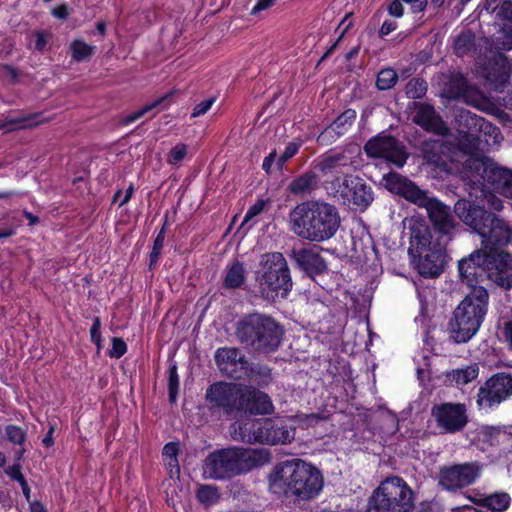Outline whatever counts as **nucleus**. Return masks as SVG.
<instances>
[{
	"label": "nucleus",
	"instance_id": "45",
	"mask_svg": "<svg viewBox=\"0 0 512 512\" xmlns=\"http://www.w3.org/2000/svg\"><path fill=\"white\" fill-rule=\"evenodd\" d=\"M188 153V146L183 143L176 144L169 152L167 163L172 166H179Z\"/></svg>",
	"mask_w": 512,
	"mask_h": 512
},
{
	"label": "nucleus",
	"instance_id": "27",
	"mask_svg": "<svg viewBox=\"0 0 512 512\" xmlns=\"http://www.w3.org/2000/svg\"><path fill=\"white\" fill-rule=\"evenodd\" d=\"M445 264V258H411V266L425 278L438 277Z\"/></svg>",
	"mask_w": 512,
	"mask_h": 512
},
{
	"label": "nucleus",
	"instance_id": "2",
	"mask_svg": "<svg viewBox=\"0 0 512 512\" xmlns=\"http://www.w3.org/2000/svg\"><path fill=\"white\" fill-rule=\"evenodd\" d=\"M324 478L321 471L301 459L285 461L276 466L271 487L287 498L309 501L322 491Z\"/></svg>",
	"mask_w": 512,
	"mask_h": 512
},
{
	"label": "nucleus",
	"instance_id": "7",
	"mask_svg": "<svg viewBox=\"0 0 512 512\" xmlns=\"http://www.w3.org/2000/svg\"><path fill=\"white\" fill-rule=\"evenodd\" d=\"M413 492L399 477H390L374 491L368 502L367 512H410L413 509Z\"/></svg>",
	"mask_w": 512,
	"mask_h": 512
},
{
	"label": "nucleus",
	"instance_id": "4",
	"mask_svg": "<svg viewBox=\"0 0 512 512\" xmlns=\"http://www.w3.org/2000/svg\"><path fill=\"white\" fill-rule=\"evenodd\" d=\"M383 179L389 191L400 195L421 208H425L430 221L438 231L449 234L455 228V221L450 208L436 198L430 197L425 190L420 189L414 182L398 173L386 174Z\"/></svg>",
	"mask_w": 512,
	"mask_h": 512
},
{
	"label": "nucleus",
	"instance_id": "25",
	"mask_svg": "<svg viewBox=\"0 0 512 512\" xmlns=\"http://www.w3.org/2000/svg\"><path fill=\"white\" fill-rule=\"evenodd\" d=\"M479 370V365L477 363L452 369L446 373L445 381L451 386L461 387L474 381L479 375Z\"/></svg>",
	"mask_w": 512,
	"mask_h": 512
},
{
	"label": "nucleus",
	"instance_id": "20",
	"mask_svg": "<svg viewBox=\"0 0 512 512\" xmlns=\"http://www.w3.org/2000/svg\"><path fill=\"white\" fill-rule=\"evenodd\" d=\"M413 121L426 131L438 135H446L448 128L441 117L436 113L433 106L429 104H418Z\"/></svg>",
	"mask_w": 512,
	"mask_h": 512
},
{
	"label": "nucleus",
	"instance_id": "41",
	"mask_svg": "<svg viewBox=\"0 0 512 512\" xmlns=\"http://www.w3.org/2000/svg\"><path fill=\"white\" fill-rule=\"evenodd\" d=\"M40 114H28L21 118H15L9 121L10 129H25L37 126L42 122Z\"/></svg>",
	"mask_w": 512,
	"mask_h": 512
},
{
	"label": "nucleus",
	"instance_id": "34",
	"mask_svg": "<svg viewBox=\"0 0 512 512\" xmlns=\"http://www.w3.org/2000/svg\"><path fill=\"white\" fill-rule=\"evenodd\" d=\"M454 52L458 56H464L475 48V35L470 30L461 31L453 41Z\"/></svg>",
	"mask_w": 512,
	"mask_h": 512
},
{
	"label": "nucleus",
	"instance_id": "61",
	"mask_svg": "<svg viewBox=\"0 0 512 512\" xmlns=\"http://www.w3.org/2000/svg\"><path fill=\"white\" fill-rule=\"evenodd\" d=\"M486 201H487L489 207L494 210L500 211L503 208L502 200L494 194L487 195Z\"/></svg>",
	"mask_w": 512,
	"mask_h": 512
},
{
	"label": "nucleus",
	"instance_id": "17",
	"mask_svg": "<svg viewBox=\"0 0 512 512\" xmlns=\"http://www.w3.org/2000/svg\"><path fill=\"white\" fill-rule=\"evenodd\" d=\"M490 258H461L458 262L459 274L471 290L478 287L479 281L488 279V262Z\"/></svg>",
	"mask_w": 512,
	"mask_h": 512
},
{
	"label": "nucleus",
	"instance_id": "54",
	"mask_svg": "<svg viewBox=\"0 0 512 512\" xmlns=\"http://www.w3.org/2000/svg\"><path fill=\"white\" fill-rule=\"evenodd\" d=\"M214 102H215V98L211 97V98H208V99L198 103L194 107L193 112L191 113V117L196 118V117L206 114L209 111V109L212 107Z\"/></svg>",
	"mask_w": 512,
	"mask_h": 512
},
{
	"label": "nucleus",
	"instance_id": "33",
	"mask_svg": "<svg viewBox=\"0 0 512 512\" xmlns=\"http://www.w3.org/2000/svg\"><path fill=\"white\" fill-rule=\"evenodd\" d=\"M246 279V271L243 264L235 261L227 270L224 287L228 289H236L242 286Z\"/></svg>",
	"mask_w": 512,
	"mask_h": 512
},
{
	"label": "nucleus",
	"instance_id": "36",
	"mask_svg": "<svg viewBox=\"0 0 512 512\" xmlns=\"http://www.w3.org/2000/svg\"><path fill=\"white\" fill-rule=\"evenodd\" d=\"M72 58L81 62L91 57L95 52V46L89 45L82 40H74L70 45Z\"/></svg>",
	"mask_w": 512,
	"mask_h": 512
},
{
	"label": "nucleus",
	"instance_id": "18",
	"mask_svg": "<svg viewBox=\"0 0 512 512\" xmlns=\"http://www.w3.org/2000/svg\"><path fill=\"white\" fill-rule=\"evenodd\" d=\"M410 230V246L408 248L409 256H422L429 251L431 244V233L427 224L418 218L408 220Z\"/></svg>",
	"mask_w": 512,
	"mask_h": 512
},
{
	"label": "nucleus",
	"instance_id": "44",
	"mask_svg": "<svg viewBox=\"0 0 512 512\" xmlns=\"http://www.w3.org/2000/svg\"><path fill=\"white\" fill-rule=\"evenodd\" d=\"M178 391H179V376L177 373V366L175 364H173L169 368V376H168V395H169V401L171 403L176 402Z\"/></svg>",
	"mask_w": 512,
	"mask_h": 512
},
{
	"label": "nucleus",
	"instance_id": "47",
	"mask_svg": "<svg viewBox=\"0 0 512 512\" xmlns=\"http://www.w3.org/2000/svg\"><path fill=\"white\" fill-rule=\"evenodd\" d=\"M267 426H270L269 418L254 420V436L252 438L253 443L265 444L267 430L269 429Z\"/></svg>",
	"mask_w": 512,
	"mask_h": 512
},
{
	"label": "nucleus",
	"instance_id": "15",
	"mask_svg": "<svg viewBox=\"0 0 512 512\" xmlns=\"http://www.w3.org/2000/svg\"><path fill=\"white\" fill-rule=\"evenodd\" d=\"M364 149L368 156L384 158L398 167H402L407 160L403 147L389 135H378L370 139Z\"/></svg>",
	"mask_w": 512,
	"mask_h": 512
},
{
	"label": "nucleus",
	"instance_id": "22",
	"mask_svg": "<svg viewBox=\"0 0 512 512\" xmlns=\"http://www.w3.org/2000/svg\"><path fill=\"white\" fill-rule=\"evenodd\" d=\"M488 267V279L502 288H512V258H490Z\"/></svg>",
	"mask_w": 512,
	"mask_h": 512
},
{
	"label": "nucleus",
	"instance_id": "56",
	"mask_svg": "<svg viewBox=\"0 0 512 512\" xmlns=\"http://www.w3.org/2000/svg\"><path fill=\"white\" fill-rule=\"evenodd\" d=\"M5 473L12 479L17 482H20L25 479L21 472V465L20 463H14L12 466H9L7 469H5Z\"/></svg>",
	"mask_w": 512,
	"mask_h": 512
},
{
	"label": "nucleus",
	"instance_id": "53",
	"mask_svg": "<svg viewBox=\"0 0 512 512\" xmlns=\"http://www.w3.org/2000/svg\"><path fill=\"white\" fill-rule=\"evenodd\" d=\"M166 237V223L162 226L161 230L157 234L150 256H159Z\"/></svg>",
	"mask_w": 512,
	"mask_h": 512
},
{
	"label": "nucleus",
	"instance_id": "64",
	"mask_svg": "<svg viewBox=\"0 0 512 512\" xmlns=\"http://www.w3.org/2000/svg\"><path fill=\"white\" fill-rule=\"evenodd\" d=\"M396 28H397L396 22L386 20V21H384V23L382 24V26L380 28V35L386 36V35L390 34L391 32H393L394 30H396Z\"/></svg>",
	"mask_w": 512,
	"mask_h": 512
},
{
	"label": "nucleus",
	"instance_id": "29",
	"mask_svg": "<svg viewBox=\"0 0 512 512\" xmlns=\"http://www.w3.org/2000/svg\"><path fill=\"white\" fill-rule=\"evenodd\" d=\"M319 178L314 172H305L289 184V190L295 195L310 194L318 187Z\"/></svg>",
	"mask_w": 512,
	"mask_h": 512
},
{
	"label": "nucleus",
	"instance_id": "6",
	"mask_svg": "<svg viewBox=\"0 0 512 512\" xmlns=\"http://www.w3.org/2000/svg\"><path fill=\"white\" fill-rule=\"evenodd\" d=\"M284 331L270 316L251 313L237 322L235 335L237 340L251 350L268 354L278 349Z\"/></svg>",
	"mask_w": 512,
	"mask_h": 512
},
{
	"label": "nucleus",
	"instance_id": "35",
	"mask_svg": "<svg viewBox=\"0 0 512 512\" xmlns=\"http://www.w3.org/2000/svg\"><path fill=\"white\" fill-rule=\"evenodd\" d=\"M356 115L357 114L354 109L345 110L329 126L328 132L335 133L338 136L345 134L354 123Z\"/></svg>",
	"mask_w": 512,
	"mask_h": 512
},
{
	"label": "nucleus",
	"instance_id": "32",
	"mask_svg": "<svg viewBox=\"0 0 512 512\" xmlns=\"http://www.w3.org/2000/svg\"><path fill=\"white\" fill-rule=\"evenodd\" d=\"M254 420L255 419H246L233 423L229 428L230 435L233 440L253 444Z\"/></svg>",
	"mask_w": 512,
	"mask_h": 512
},
{
	"label": "nucleus",
	"instance_id": "42",
	"mask_svg": "<svg viewBox=\"0 0 512 512\" xmlns=\"http://www.w3.org/2000/svg\"><path fill=\"white\" fill-rule=\"evenodd\" d=\"M266 205H267V201H265L263 199L257 200L247 210V212H246V214L244 216V219L242 221L241 226L243 227V226L248 225L249 228L252 227L255 224L254 218L256 216L260 215L264 211Z\"/></svg>",
	"mask_w": 512,
	"mask_h": 512
},
{
	"label": "nucleus",
	"instance_id": "28",
	"mask_svg": "<svg viewBox=\"0 0 512 512\" xmlns=\"http://www.w3.org/2000/svg\"><path fill=\"white\" fill-rule=\"evenodd\" d=\"M460 118L464 120L467 125L478 128L480 131H483L485 134H489L494 137V142L498 143L501 137V133L497 127L492 125L490 122L486 121L484 118L471 113L470 111H462L460 113Z\"/></svg>",
	"mask_w": 512,
	"mask_h": 512
},
{
	"label": "nucleus",
	"instance_id": "19",
	"mask_svg": "<svg viewBox=\"0 0 512 512\" xmlns=\"http://www.w3.org/2000/svg\"><path fill=\"white\" fill-rule=\"evenodd\" d=\"M324 175H342L343 178L353 176L354 165L351 157L345 153H331L324 155L317 164Z\"/></svg>",
	"mask_w": 512,
	"mask_h": 512
},
{
	"label": "nucleus",
	"instance_id": "5",
	"mask_svg": "<svg viewBox=\"0 0 512 512\" xmlns=\"http://www.w3.org/2000/svg\"><path fill=\"white\" fill-rule=\"evenodd\" d=\"M489 294L484 287H474L453 312L448 322L449 339L456 344L469 342L478 332L487 313Z\"/></svg>",
	"mask_w": 512,
	"mask_h": 512
},
{
	"label": "nucleus",
	"instance_id": "57",
	"mask_svg": "<svg viewBox=\"0 0 512 512\" xmlns=\"http://www.w3.org/2000/svg\"><path fill=\"white\" fill-rule=\"evenodd\" d=\"M452 81L455 82L456 86H457V90L454 92V95L455 96H464L467 91L466 79L462 75L458 74L452 78Z\"/></svg>",
	"mask_w": 512,
	"mask_h": 512
},
{
	"label": "nucleus",
	"instance_id": "58",
	"mask_svg": "<svg viewBox=\"0 0 512 512\" xmlns=\"http://www.w3.org/2000/svg\"><path fill=\"white\" fill-rule=\"evenodd\" d=\"M133 192H134V188L132 185H130L126 191H125V196L121 197L122 196V191H118L115 195H114V199L113 201L114 202H119V206H123L125 205L132 197L133 195Z\"/></svg>",
	"mask_w": 512,
	"mask_h": 512
},
{
	"label": "nucleus",
	"instance_id": "60",
	"mask_svg": "<svg viewBox=\"0 0 512 512\" xmlns=\"http://www.w3.org/2000/svg\"><path fill=\"white\" fill-rule=\"evenodd\" d=\"M276 0H258L251 10V14H257L260 11L266 10L271 7Z\"/></svg>",
	"mask_w": 512,
	"mask_h": 512
},
{
	"label": "nucleus",
	"instance_id": "49",
	"mask_svg": "<svg viewBox=\"0 0 512 512\" xmlns=\"http://www.w3.org/2000/svg\"><path fill=\"white\" fill-rule=\"evenodd\" d=\"M127 351L126 343L118 337L112 338V348L108 351V355L111 358L119 359Z\"/></svg>",
	"mask_w": 512,
	"mask_h": 512
},
{
	"label": "nucleus",
	"instance_id": "63",
	"mask_svg": "<svg viewBox=\"0 0 512 512\" xmlns=\"http://www.w3.org/2000/svg\"><path fill=\"white\" fill-rule=\"evenodd\" d=\"M35 37V49L38 51H43L47 44V37L43 32H36L34 34Z\"/></svg>",
	"mask_w": 512,
	"mask_h": 512
},
{
	"label": "nucleus",
	"instance_id": "31",
	"mask_svg": "<svg viewBox=\"0 0 512 512\" xmlns=\"http://www.w3.org/2000/svg\"><path fill=\"white\" fill-rule=\"evenodd\" d=\"M299 268L312 280L328 273L327 263L323 258H295Z\"/></svg>",
	"mask_w": 512,
	"mask_h": 512
},
{
	"label": "nucleus",
	"instance_id": "39",
	"mask_svg": "<svg viewBox=\"0 0 512 512\" xmlns=\"http://www.w3.org/2000/svg\"><path fill=\"white\" fill-rule=\"evenodd\" d=\"M397 80V73L391 68H386L378 73L376 86L379 90H388L396 84Z\"/></svg>",
	"mask_w": 512,
	"mask_h": 512
},
{
	"label": "nucleus",
	"instance_id": "38",
	"mask_svg": "<svg viewBox=\"0 0 512 512\" xmlns=\"http://www.w3.org/2000/svg\"><path fill=\"white\" fill-rule=\"evenodd\" d=\"M168 98V95H165V96H162L156 100H154L153 102L149 103V104H146L145 106H143L141 109H139L138 111H135L127 116H125L123 119H122V124L123 125H129L133 122H135L136 120L140 119L141 117H143L145 114H147L148 112H150L151 110H153L154 108L158 107L160 104H162L166 99Z\"/></svg>",
	"mask_w": 512,
	"mask_h": 512
},
{
	"label": "nucleus",
	"instance_id": "30",
	"mask_svg": "<svg viewBox=\"0 0 512 512\" xmlns=\"http://www.w3.org/2000/svg\"><path fill=\"white\" fill-rule=\"evenodd\" d=\"M351 250L355 256H371L372 254L377 256L379 254L373 238L368 232L364 231L352 236Z\"/></svg>",
	"mask_w": 512,
	"mask_h": 512
},
{
	"label": "nucleus",
	"instance_id": "13",
	"mask_svg": "<svg viewBox=\"0 0 512 512\" xmlns=\"http://www.w3.org/2000/svg\"><path fill=\"white\" fill-rule=\"evenodd\" d=\"M431 416L442 434L461 432L469 422L467 407L463 403L436 404L431 409Z\"/></svg>",
	"mask_w": 512,
	"mask_h": 512
},
{
	"label": "nucleus",
	"instance_id": "46",
	"mask_svg": "<svg viewBox=\"0 0 512 512\" xmlns=\"http://www.w3.org/2000/svg\"><path fill=\"white\" fill-rule=\"evenodd\" d=\"M497 45L503 50L512 49V23L504 24L496 38Z\"/></svg>",
	"mask_w": 512,
	"mask_h": 512
},
{
	"label": "nucleus",
	"instance_id": "23",
	"mask_svg": "<svg viewBox=\"0 0 512 512\" xmlns=\"http://www.w3.org/2000/svg\"><path fill=\"white\" fill-rule=\"evenodd\" d=\"M270 426L267 430L265 444L268 445H284L290 443L295 438V429L284 424L282 421L269 419Z\"/></svg>",
	"mask_w": 512,
	"mask_h": 512
},
{
	"label": "nucleus",
	"instance_id": "11",
	"mask_svg": "<svg viewBox=\"0 0 512 512\" xmlns=\"http://www.w3.org/2000/svg\"><path fill=\"white\" fill-rule=\"evenodd\" d=\"M244 388L237 384L218 382L210 385L206 391V401L212 411L231 415L241 411Z\"/></svg>",
	"mask_w": 512,
	"mask_h": 512
},
{
	"label": "nucleus",
	"instance_id": "48",
	"mask_svg": "<svg viewBox=\"0 0 512 512\" xmlns=\"http://www.w3.org/2000/svg\"><path fill=\"white\" fill-rule=\"evenodd\" d=\"M7 439L14 443L21 445L25 441L26 434L22 428L15 425H8L5 428Z\"/></svg>",
	"mask_w": 512,
	"mask_h": 512
},
{
	"label": "nucleus",
	"instance_id": "43",
	"mask_svg": "<svg viewBox=\"0 0 512 512\" xmlns=\"http://www.w3.org/2000/svg\"><path fill=\"white\" fill-rule=\"evenodd\" d=\"M179 452V444L176 442H169L163 447L162 455L167 461V465L172 469L175 468L179 471L177 454Z\"/></svg>",
	"mask_w": 512,
	"mask_h": 512
},
{
	"label": "nucleus",
	"instance_id": "8",
	"mask_svg": "<svg viewBox=\"0 0 512 512\" xmlns=\"http://www.w3.org/2000/svg\"><path fill=\"white\" fill-rule=\"evenodd\" d=\"M262 295L274 299L278 295L287 296L292 288L290 271L285 258L267 259L263 272L257 277Z\"/></svg>",
	"mask_w": 512,
	"mask_h": 512
},
{
	"label": "nucleus",
	"instance_id": "52",
	"mask_svg": "<svg viewBox=\"0 0 512 512\" xmlns=\"http://www.w3.org/2000/svg\"><path fill=\"white\" fill-rule=\"evenodd\" d=\"M496 18L507 21L506 24H512V1L504 0L497 12Z\"/></svg>",
	"mask_w": 512,
	"mask_h": 512
},
{
	"label": "nucleus",
	"instance_id": "12",
	"mask_svg": "<svg viewBox=\"0 0 512 512\" xmlns=\"http://www.w3.org/2000/svg\"><path fill=\"white\" fill-rule=\"evenodd\" d=\"M512 396V374L498 372L489 377L477 393V405L481 408H493Z\"/></svg>",
	"mask_w": 512,
	"mask_h": 512
},
{
	"label": "nucleus",
	"instance_id": "51",
	"mask_svg": "<svg viewBox=\"0 0 512 512\" xmlns=\"http://www.w3.org/2000/svg\"><path fill=\"white\" fill-rule=\"evenodd\" d=\"M100 329H101V320L99 317H95L93 319V324L90 329V338H91V341L97 346L98 351L102 348V345H101L102 338H101Z\"/></svg>",
	"mask_w": 512,
	"mask_h": 512
},
{
	"label": "nucleus",
	"instance_id": "37",
	"mask_svg": "<svg viewBox=\"0 0 512 512\" xmlns=\"http://www.w3.org/2000/svg\"><path fill=\"white\" fill-rule=\"evenodd\" d=\"M196 496L201 503L207 506L215 504L220 498L218 488L212 485H201Z\"/></svg>",
	"mask_w": 512,
	"mask_h": 512
},
{
	"label": "nucleus",
	"instance_id": "1",
	"mask_svg": "<svg viewBox=\"0 0 512 512\" xmlns=\"http://www.w3.org/2000/svg\"><path fill=\"white\" fill-rule=\"evenodd\" d=\"M292 231L302 239L322 242L333 237L340 227L338 209L324 201H305L289 214Z\"/></svg>",
	"mask_w": 512,
	"mask_h": 512
},
{
	"label": "nucleus",
	"instance_id": "40",
	"mask_svg": "<svg viewBox=\"0 0 512 512\" xmlns=\"http://www.w3.org/2000/svg\"><path fill=\"white\" fill-rule=\"evenodd\" d=\"M427 91L426 82L419 78L411 79L405 88V92L408 98L411 99H420L422 98Z\"/></svg>",
	"mask_w": 512,
	"mask_h": 512
},
{
	"label": "nucleus",
	"instance_id": "21",
	"mask_svg": "<svg viewBox=\"0 0 512 512\" xmlns=\"http://www.w3.org/2000/svg\"><path fill=\"white\" fill-rule=\"evenodd\" d=\"M243 396L244 401L241 411L255 415H266L271 414L274 410L270 397L264 392L252 387H247L244 388Z\"/></svg>",
	"mask_w": 512,
	"mask_h": 512
},
{
	"label": "nucleus",
	"instance_id": "9",
	"mask_svg": "<svg viewBox=\"0 0 512 512\" xmlns=\"http://www.w3.org/2000/svg\"><path fill=\"white\" fill-rule=\"evenodd\" d=\"M466 167L501 195L512 199V170L498 166L489 158L470 157L466 160Z\"/></svg>",
	"mask_w": 512,
	"mask_h": 512
},
{
	"label": "nucleus",
	"instance_id": "55",
	"mask_svg": "<svg viewBox=\"0 0 512 512\" xmlns=\"http://www.w3.org/2000/svg\"><path fill=\"white\" fill-rule=\"evenodd\" d=\"M348 17L346 16L341 24V25H345L344 28L342 29L338 39L335 41V43L324 53V55L322 56L321 60H324L325 58H327L333 51L334 49L336 48V46L338 45L339 41L343 38V36L345 35V33L348 31V29L351 27V21H349L347 24H346V21H347Z\"/></svg>",
	"mask_w": 512,
	"mask_h": 512
},
{
	"label": "nucleus",
	"instance_id": "26",
	"mask_svg": "<svg viewBox=\"0 0 512 512\" xmlns=\"http://www.w3.org/2000/svg\"><path fill=\"white\" fill-rule=\"evenodd\" d=\"M446 146L439 140L426 141L423 144L422 152L424 159L442 170L447 168V156L445 155Z\"/></svg>",
	"mask_w": 512,
	"mask_h": 512
},
{
	"label": "nucleus",
	"instance_id": "14",
	"mask_svg": "<svg viewBox=\"0 0 512 512\" xmlns=\"http://www.w3.org/2000/svg\"><path fill=\"white\" fill-rule=\"evenodd\" d=\"M480 473L481 465L476 461L444 466L439 471L438 484L447 491H456L473 484Z\"/></svg>",
	"mask_w": 512,
	"mask_h": 512
},
{
	"label": "nucleus",
	"instance_id": "10",
	"mask_svg": "<svg viewBox=\"0 0 512 512\" xmlns=\"http://www.w3.org/2000/svg\"><path fill=\"white\" fill-rule=\"evenodd\" d=\"M328 184L327 189L330 193L334 197L340 198L344 204L365 209L373 201V193L370 186L357 176H348L343 179L337 176Z\"/></svg>",
	"mask_w": 512,
	"mask_h": 512
},
{
	"label": "nucleus",
	"instance_id": "3",
	"mask_svg": "<svg viewBox=\"0 0 512 512\" xmlns=\"http://www.w3.org/2000/svg\"><path fill=\"white\" fill-rule=\"evenodd\" d=\"M270 452L264 448H226L210 453L203 465V474L211 479L231 478L270 462Z\"/></svg>",
	"mask_w": 512,
	"mask_h": 512
},
{
	"label": "nucleus",
	"instance_id": "50",
	"mask_svg": "<svg viewBox=\"0 0 512 512\" xmlns=\"http://www.w3.org/2000/svg\"><path fill=\"white\" fill-rule=\"evenodd\" d=\"M299 148H300L299 143L289 142L286 145L283 154L278 159V163H277L278 168L281 169L284 166V164L286 163V161L291 159L298 152Z\"/></svg>",
	"mask_w": 512,
	"mask_h": 512
},
{
	"label": "nucleus",
	"instance_id": "59",
	"mask_svg": "<svg viewBox=\"0 0 512 512\" xmlns=\"http://www.w3.org/2000/svg\"><path fill=\"white\" fill-rule=\"evenodd\" d=\"M388 12L394 17H401L403 15V5L401 0H393L388 7Z\"/></svg>",
	"mask_w": 512,
	"mask_h": 512
},
{
	"label": "nucleus",
	"instance_id": "16",
	"mask_svg": "<svg viewBox=\"0 0 512 512\" xmlns=\"http://www.w3.org/2000/svg\"><path fill=\"white\" fill-rule=\"evenodd\" d=\"M215 362L222 374L234 379H241L248 370V361L238 348H219Z\"/></svg>",
	"mask_w": 512,
	"mask_h": 512
},
{
	"label": "nucleus",
	"instance_id": "24",
	"mask_svg": "<svg viewBox=\"0 0 512 512\" xmlns=\"http://www.w3.org/2000/svg\"><path fill=\"white\" fill-rule=\"evenodd\" d=\"M474 504L486 508L491 512H504L510 506L511 498L508 493L497 492L479 498L469 497Z\"/></svg>",
	"mask_w": 512,
	"mask_h": 512
},
{
	"label": "nucleus",
	"instance_id": "62",
	"mask_svg": "<svg viewBox=\"0 0 512 512\" xmlns=\"http://www.w3.org/2000/svg\"><path fill=\"white\" fill-rule=\"evenodd\" d=\"M504 0H486L484 3V9L488 13H496L499 11L501 4Z\"/></svg>",
	"mask_w": 512,
	"mask_h": 512
}]
</instances>
